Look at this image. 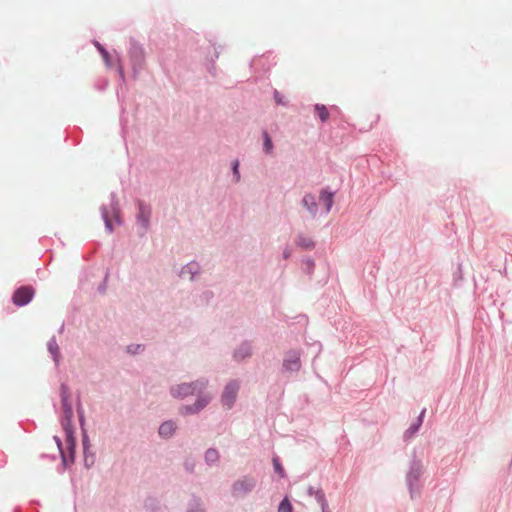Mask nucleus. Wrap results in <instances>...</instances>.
I'll use <instances>...</instances> for the list:
<instances>
[{
  "label": "nucleus",
  "instance_id": "f257e3e1",
  "mask_svg": "<svg viewBox=\"0 0 512 512\" xmlns=\"http://www.w3.org/2000/svg\"><path fill=\"white\" fill-rule=\"evenodd\" d=\"M208 385L209 379L207 377H199L194 381L182 382L170 387L169 393L174 399L183 400L189 396H196L194 403L182 405L179 408L180 415H196L210 404L213 397L210 393L204 392Z\"/></svg>",
  "mask_w": 512,
  "mask_h": 512
},
{
  "label": "nucleus",
  "instance_id": "f03ea898",
  "mask_svg": "<svg viewBox=\"0 0 512 512\" xmlns=\"http://www.w3.org/2000/svg\"><path fill=\"white\" fill-rule=\"evenodd\" d=\"M135 222L134 229L136 235L144 239L151 229L152 206L142 199L135 200Z\"/></svg>",
  "mask_w": 512,
  "mask_h": 512
},
{
  "label": "nucleus",
  "instance_id": "7ed1b4c3",
  "mask_svg": "<svg viewBox=\"0 0 512 512\" xmlns=\"http://www.w3.org/2000/svg\"><path fill=\"white\" fill-rule=\"evenodd\" d=\"M424 473V466L421 459L416 457L414 452L409 462L408 471L405 476L406 486L408 488L411 499L420 495L421 483L420 478Z\"/></svg>",
  "mask_w": 512,
  "mask_h": 512
},
{
  "label": "nucleus",
  "instance_id": "20e7f679",
  "mask_svg": "<svg viewBox=\"0 0 512 512\" xmlns=\"http://www.w3.org/2000/svg\"><path fill=\"white\" fill-rule=\"evenodd\" d=\"M302 350L289 349L284 352L281 373L286 376L297 374L302 368Z\"/></svg>",
  "mask_w": 512,
  "mask_h": 512
},
{
  "label": "nucleus",
  "instance_id": "39448f33",
  "mask_svg": "<svg viewBox=\"0 0 512 512\" xmlns=\"http://www.w3.org/2000/svg\"><path fill=\"white\" fill-rule=\"evenodd\" d=\"M130 65H132L133 77H136L145 66V52L143 47L130 39Z\"/></svg>",
  "mask_w": 512,
  "mask_h": 512
},
{
  "label": "nucleus",
  "instance_id": "423d86ee",
  "mask_svg": "<svg viewBox=\"0 0 512 512\" xmlns=\"http://www.w3.org/2000/svg\"><path fill=\"white\" fill-rule=\"evenodd\" d=\"M241 382L239 379L230 380L225 386L221 394V403L227 409H231L237 399Z\"/></svg>",
  "mask_w": 512,
  "mask_h": 512
},
{
  "label": "nucleus",
  "instance_id": "0eeeda50",
  "mask_svg": "<svg viewBox=\"0 0 512 512\" xmlns=\"http://www.w3.org/2000/svg\"><path fill=\"white\" fill-rule=\"evenodd\" d=\"M256 484L257 481L254 477L244 476L233 483L231 488L232 495L236 498H243L256 487Z\"/></svg>",
  "mask_w": 512,
  "mask_h": 512
},
{
  "label": "nucleus",
  "instance_id": "6e6552de",
  "mask_svg": "<svg viewBox=\"0 0 512 512\" xmlns=\"http://www.w3.org/2000/svg\"><path fill=\"white\" fill-rule=\"evenodd\" d=\"M254 353V345L251 340H242L232 351V359L236 363H242L251 358Z\"/></svg>",
  "mask_w": 512,
  "mask_h": 512
},
{
  "label": "nucleus",
  "instance_id": "1a4fd4ad",
  "mask_svg": "<svg viewBox=\"0 0 512 512\" xmlns=\"http://www.w3.org/2000/svg\"><path fill=\"white\" fill-rule=\"evenodd\" d=\"M102 216L108 232H112L114 227L120 223L118 210L113 204H110L109 207H103Z\"/></svg>",
  "mask_w": 512,
  "mask_h": 512
},
{
  "label": "nucleus",
  "instance_id": "9d476101",
  "mask_svg": "<svg viewBox=\"0 0 512 512\" xmlns=\"http://www.w3.org/2000/svg\"><path fill=\"white\" fill-rule=\"evenodd\" d=\"M336 191L332 190L329 186L322 188L319 192V201L324 205L323 214L327 215L334 205V197Z\"/></svg>",
  "mask_w": 512,
  "mask_h": 512
},
{
  "label": "nucleus",
  "instance_id": "9b49d317",
  "mask_svg": "<svg viewBox=\"0 0 512 512\" xmlns=\"http://www.w3.org/2000/svg\"><path fill=\"white\" fill-rule=\"evenodd\" d=\"M301 206L309 213L311 218H316L319 205L316 196L310 192L305 193L301 199Z\"/></svg>",
  "mask_w": 512,
  "mask_h": 512
},
{
  "label": "nucleus",
  "instance_id": "f8f14e48",
  "mask_svg": "<svg viewBox=\"0 0 512 512\" xmlns=\"http://www.w3.org/2000/svg\"><path fill=\"white\" fill-rule=\"evenodd\" d=\"M34 295V290L31 287H20L13 295V302L17 306L28 304Z\"/></svg>",
  "mask_w": 512,
  "mask_h": 512
},
{
  "label": "nucleus",
  "instance_id": "ddd939ff",
  "mask_svg": "<svg viewBox=\"0 0 512 512\" xmlns=\"http://www.w3.org/2000/svg\"><path fill=\"white\" fill-rule=\"evenodd\" d=\"M201 272L202 270L200 263L197 262L196 260H192L182 266L179 272V276L185 277L186 275H188L189 280L193 282L195 281L196 277L201 274Z\"/></svg>",
  "mask_w": 512,
  "mask_h": 512
},
{
  "label": "nucleus",
  "instance_id": "4468645a",
  "mask_svg": "<svg viewBox=\"0 0 512 512\" xmlns=\"http://www.w3.org/2000/svg\"><path fill=\"white\" fill-rule=\"evenodd\" d=\"M177 423L176 421L170 419L162 422L158 428V434L159 437L168 440L173 437L177 430Z\"/></svg>",
  "mask_w": 512,
  "mask_h": 512
},
{
  "label": "nucleus",
  "instance_id": "2eb2a0df",
  "mask_svg": "<svg viewBox=\"0 0 512 512\" xmlns=\"http://www.w3.org/2000/svg\"><path fill=\"white\" fill-rule=\"evenodd\" d=\"M425 412H426V410L423 409L420 412L417 419L415 420V422L412 423L410 425V427L404 432V435H403L404 441H408L411 437H413L419 431V429L423 423V418H424Z\"/></svg>",
  "mask_w": 512,
  "mask_h": 512
},
{
  "label": "nucleus",
  "instance_id": "dca6fc26",
  "mask_svg": "<svg viewBox=\"0 0 512 512\" xmlns=\"http://www.w3.org/2000/svg\"><path fill=\"white\" fill-rule=\"evenodd\" d=\"M295 243L298 247L304 249V250H312L315 248V242L312 238L306 237L302 233H299L296 236Z\"/></svg>",
  "mask_w": 512,
  "mask_h": 512
},
{
  "label": "nucleus",
  "instance_id": "f3484780",
  "mask_svg": "<svg viewBox=\"0 0 512 512\" xmlns=\"http://www.w3.org/2000/svg\"><path fill=\"white\" fill-rule=\"evenodd\" d=\"M186 512H206L203 507V503L200 498L193 495L188 504V509Z\"/></svg>",
  "mask_w": 512,
  "mask_h": 512
},
{
  "label": "nucleus",
  "instance_id": "a211bd4d",
  "mask_svg": "<svg viewBox=\"0 0 512 512\" xmlns=\"http://www.w3.org/2000/svg\"><path fill=\"white\" fill-rule=\"evenodd\" d=\"M219 457H220L219 452L215 448L207 449L204 454V460L208 466H212L213 464L217 463L219 460Z\"/></svg>",
  "mask_w": 512,
  "mask_h": 512
},
{
  "label": "nucleus",
  "instance_id": "6ab92c4d",
  "mask_svg": "<svg viewBox=\"0 0 512 512\" xmlns=\"http://www.w3.org/2000/svg\"><path fill=\"white\" fill-rule=\"evenodd\" d=\"M62 407H63V411H64L66 420L70 421V419L73 415V411H72L71 404L68 401V395L66 394V391L64 389L62 391Z\"/></svg>",
  "mask_w": 512,
  "mask_h": 512
},
{
  "label": "nucleus",
  "instance_id": "aec40b11",
  "mask_svg": "<svg viewBox=\"0 0 512 512\" xmlns=\"http://www.w3.org/2000/svg\"><path fill=\"white\" fill-rule=\"evenodd\" d=\"M302 270L305 274L311 276L315 270V262L310 257L302 259Z\"/></svg>",
  "mask_w": 512,
  "mask_h": 512
},
{
  "label": "nucleus",
  "instance_id": "412c9836",
  "mask_svg": "<svg viewBox=\"0 0 512 512\" xmlns=\"http://www.w3.org/2000/svg\"><path fill=\"white\" fill-rule=\"evenodd\" d=\"M262 136H263V150L266 154H271L273 151V148H274L272 139L266 130H264L262 132Z\"/></svg>",
  "mask_w": 512,
  "mask_h": 512
},
{
  "label": "nucleus",
  "instance_id": "4be33fe9",
  "mask_svg": "<svg viewBox=\"0 0 512 512\" xmlns=\"http://www.w3.org/2000/svg\"><path fill=\"white\" fill-rule=\"evenodd\" d=\"M314 109L320 118L321 122H326L329 118L327 107L324 104H315Z\"/></svg>",
  "mask_w": 512,
  "mask_h": 512
},
{
  "label": "nucleus",
  "instance_id": "5701e85b",
  "mask_svg": "<svg viewBox=\"0 0 512 512\" xmlns=\"http://www.w3.org/2000/svg\"><path fill=\"white\" fill-rule=\"evenodd\" d=\"M314 497H315L316 501L318 502V504L320 505L322 512L329 511L328 502H327L325 494L322 490L316 491Z\"/></svg>",
  "mask_w": 512,
  "mask_h": 512
},
{
  "label": "nucleus",
  "instance_id": "b1692460",
  "mask_svg": "<svg viewBox=\"0 0 512 512\" xmlns=\"http://www.w3.org/2000/svg\"><path fill=\"white\" fill-rule=\"evenodd\" d=\"M278 512H293V507L288 497L285 496L278 506Z\"/></svg>",
  "mask_w": 512,
  "mask_h": 512
},
{
  "label": "nucleus",
  "instance_id": "393cba45",
  "mask_svg": "<svg viewBox=\"0 0 512 512\" xmlns=\"http://www.w3.org/2000/svg\"><path fill=\"white\" fill-rule=\"evenodd\" d=\"M272 462H273L274 470L279 475V477H281V478L285 477V471H284V468H283L279 458L277 456L273 457Z\"/></svg>",
  "mask_w": 512,
  "mask_h": 512
},
{
  "label": "nucleus",
  "instance_id": "a878e982",
  "mask_svg": "<svg viewBox=\"0 0 512 512\" xmlns=\"http://www.w3.org/2000/svg\"><path fill=\"white\" fill-rule=\"evenodd\" d=\"M183 466L186 472L193 474L195 472L196 462L193 458H186Z\"/></svg>",
  "mask_w": 512,
  "mask_h": 512
},
{
  "label": "nucleus",
  "instance_id": "bb28decb",
  "mask_svg": "<svg viewBox=\"0 0 512 512\" xmlns=\"http://www.w3.org/2000/svg\"><path fill=\"white\" fill-rule=\"evenodd\" d=\"M219 57V52L218 51H215V55L214 57L211 59L210 63L208 64L207 66V70L209 72V74L213 77L216 76V65H215V61L216 59Z\"/></svg>",
  "mask_w": 512,
  "mask_h": 512
},
{
  "label": "nucleus",
  "instance_id": "cd10ccee",
  "mask_svg": "<svg viewBox=\"0 0 512 512\" xmlns=\"http://www.w3.org/2000/svg\"><path fill=\"white\" fill-rule=\"evenodd\" d=\"M231 170H232V174L234 177V182L238 183L240 181V177H241L240 171H239V161L238 160H234L232 162Z\"/></svg>",
  "mask_w": 512,
  "mask_h": 512
},
{
  "label": "nucleus",
  "instance_id": "c85d7f7f",
  "mask_svg": "<svg viewBox=\"0 0 512 512\" xmlns=\"http://www.w3.org/2000/svg\"><path fill=\"white\" fill-rule=\"evenodd\" d=\"M273 97L276 104L281 106H288V101L285 100V97L278 90H274Z\"/></svg>",
  "mask_w": 512,
  "mask_h": 512
},
{
  "label": "nucleus",
  "instance_id": "c756f323",
  "mask_svg": "<svg viewBox=\"0 0 512 512\" xmlns=\"http://www.w3.org/2000/svg\"><path fill=\"white\" fill-rule=\"evenodd\" d=\"M48 348H49V351L52 353V355L54 357V360L56 361L58 353H59V347H58L56 341L55 340H51L48 343Z\"/></svg>",
  "mask_w": 512,
  "mask_h": 512
},
{
  "label": "nucleus",
  "instance_id": "7c9ffc66",
  "mask_svg": "<svg viewBox=\"0 0 512 512\" xmlns=\"http://www.w3.org/2000/svg\"><path fill=\"white\" fill-rule=\"evenodd\" d=\"M144 344H130V354H140L144 352Z\"/></svg>",
  "mask_w": 512,
  "mask_h": 512
},
{
  "label": "nucleus",
  "instance_id": "2f4dec72",
  "mask_svg": "<svg viewBox=\"0 0 512 512\" xmlns=\"http://www.w3.org/2000/svg\"><path fill=\"white\" fill-rule=\"evenodd\" d=\"M145 507L147 509H151V510H154L155 507L157 506V500L153 497H148L146 500H145Z\"/></svg>",
  "mask_w": 512,
  "mask_h": 512
},
{
  "label": "nucleus",
  "instance_id": "473e14b6",
  "mask_svg": "<svg viewBox=\"0 0 512 512\" xmlns=\"http://www.w3.org/2000/svg\"><path fill=\"white\" fill-rule=\"evenodd\" d=\"M462 278H463V276H462V269H461V265H459L458 268H457V271L454 273L455 284H457L458 281H461Z\"/></svg>",
  "mask_w": 512,
  "mask_h": 512
},
{
  "label": "nucleus",
  "instance_id": "72a5a7b5",
  "mask_svg": "<svg viewBox=\"0 0 512 512\" xmlns=\"http://www.w3.org/2000/svg\"><path fill=\"white\" fill-rule=\"evenodd\" d=\"M292 255V250L289 246H286L284 249H283V252H282V257L284 259H289Z\"/></svg>",
  "mask_w": 512,
  "mask_h": 512
},
{
  "label": "nucleus",
  "instance_id": "f704fd0d",
  "mask_svg": "<svg viewBox=\"0 0 512 512\" xmlns=\"http://www.w3.org/2000/svg\"><path fill=\"white\" fill-rule=\"evenodd\" d=\"M214 296L213 292L210 290H206L202 293L201 297L205 299L206 301H209Z\"/></svg>",
  "mask_w": 512,
  "mask_h": 512
},
{
  "label": "nucleus",
  "instance_id": "c9c22d12",
  "mask_svg": "<svg viewBox=\"0 0 512 512\" xmlns=\"http://www.w3.org/2000/svg\"><path fill=\"white\" fill-rule=\"evenodd\" d=\"M322 489L314 488L313 486H309L307 489V493L309 496H315L316 491H321Z\"/></svg>",
  "mask_w": 512,
  "mask_h": 512
},
{
  "label": "nucleus",
  "instance_id": "e433bc0d",
  "mask_svg": "<svg viewBox=\"0 0 512 512\" xmlns=\"http://www.w3.org/2000/svg\"><path fill=\"white\" fill-rule=\"evenodd\" d=\"M65 431H66V434H67L68 442L72 443L73 442L72 433H71V431H70V429H69L67 424H65Z\"/></svg>",
  "mask_w": 512,
  "mask_h": 512
},
{
  "label": "nucleus",
  "instance_id": "4c0bfd02",
  "mask_svg": "<svg viewBox=\"0 0 512 512\" xmlns=\"http://www.w3.org/2000/svg\"><path fill=\"white\" fill-rule=\"evenodd\" d=\"M100 51L102 52L103 57L106 59V57H107V53H106L102 48H100Z\"/></svg>",
  "mask_w": 512,
  "mask_h": 512
},
{
  "label": "nucleus",
  "instance_id": "58836bf2",
  "mask_svg": "<svg viewBox=\"0 0 512 512\" xmlns=\"http://www.w3.org/2000/svg\"><path fill=\"white\" fill-rule=\"evenodd\" d=\"M315 345L317 346L318 351H320L321 350V343L317 342V343H315Z\"/></svg>",
  "mask_w": 512,
  "mask_h": 512
}]
</instances>
